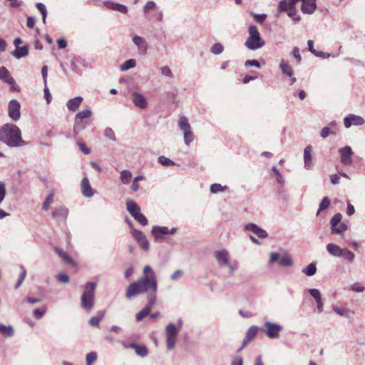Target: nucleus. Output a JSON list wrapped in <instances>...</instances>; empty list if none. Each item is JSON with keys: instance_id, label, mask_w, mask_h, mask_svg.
Returning <instances> with one entry per match:
<instances>
[{"instance_id": "nucleus-11", "label": "nucleus", "mask_w": 365, "mask_h": 365, "mask_svg": "<svg viewBox=\"0 0 365 365\" xmlns=\"http://www.w3.org/2000/svg\"><path fill=\"white\" fill-rule=\"evenodd\" d=\"M133 237L138 242L140 247L145 251H148L150 248V243L148 241L145 235L139 230L133 229L132 230Z\"/></svg>"}, {"instance_id": "nucleus-29", "label": "nucleus", "mask_w": 365, "mask_h": 365, "mask_svg": "<svg viewBox=\"0 0 365 365\" xmlns=\"http://www.w3.org/2000/svg\"><path fill=\"white\" fill-rule=\"evenodd\" d=\"M327 252L334 257H340L342 249L334 243H329L326 247Z\"/></svg>"}, {"instance_id": "nucleus-36", "label": "nucleus", "mask_w": 365, "mask_h": 365, "mask_svg": "<svg viewBox=\"0 0 365 365\" xmlns=\"http://www.w3.org/2000/svg\"><path fill=\"white\" fill-rule=\"evenodd\" d=\"M333 310L339 316L349 317L350 314H353L354 312L349 309H342L336 306L333 307Z\"/></svg>"}, {"instance_id": "nucleus-22", "label": "nucleus", "mask_w": 365, "mask_h": 365, "mask_svg": "<svg viewBox=\"0 0 365 365\" xmlns=\"http://www.w3.org/2000/svg\"><path fill=\"white\" fill-rule=\"evenodd\" d=\"M126 209L133 218H135L138 215L141 213V209L140 206L135 201L131 200H127Z\"/></svg>"}, {"instance_id": "nucleus-26", "label": "nucleus", "mask_w": 365, "mask_h": 365, "mask_svg": "<svg viewBox=\"0 0 365 365\" xmlns=\"http://www.w3.org/2000/svg\"><path fill=\"white\" fill-rule=\"evenodd\" d=\"M0 79L10 85H13L15 83L9 71L4 66L0 68Z\"/></svg>"}, {"instance_id": "nucleus-14", "label": "nucleus", "mask_w": 365, "mask_h": 365, "mask_svg": "<svg viewBox=\"0 0 365 365\" xmlns=\"http://www.w3.org/2000/svg\"><path fill=\"white\" fill-rule=\"evenodd\" d=\"M245 230L255 234L259 238L264 239L268 236V234L266 230L262 229L255 223L247 224L245 226Z\"/></svg>"}, {"instance_id": "nucleus-43", "label": "nucleus", "mask_w": 365, "mask_h": 365, "mask_svg": "<svg viewBox=\"0 0 365 365\" xmlns=\"http://www.w3.org/2000/svg\"><path fill=\"white\" fill-rule=\"evenodd\" d=\"M342 215L341 213L335 214L330 221L331 228H335V226L338 225L341 221Z\"/></svg>"}, {"instance_id": "nucleus-41", "label": "nucleus", "mask_w": 365, "mask_h": 365, "mask_svg": "<svg viewBox=\"0 0 365 365\" xmlns=\"http://www.w3.org/2000/svg\"><path fill=\"white\" fill-rule=\"evenodd\" d=\"M53 192H51L47 196L46 199L43 202V205H42V209L43 210H48L50 207V205L53 203Z\"/></svg>"}, {"instance_id": "nucleus-6", "label": "nucleus", "mask_w": 365, "mask_h": 365, "mask_svg": "<svg viewBox=\"0 0 365 365\" xmlns=\"http://www.w3.org/2000/svg\"><path fill=\"white\" fill-rule=\"evenodd\" d=\"M179 331L180 328H177L173 323H169L165 327L166 346L168 350L174 348Z\"/></svg>"}, {"instance_id": "nucleus-33", "label": "nucleus", "mask_w": 365, "mask_h": 365, "mask_svg": "<svg viewBox=\"0 0 365 365\" xmlns=\"http://www.w3.org/2000/svg\"><path fill=\"white\" fill-rule=\"evenodd\" d=\"M178 125H179L180 129L183 133L191 130V127L189 123L188 119L185 116H182L180 118L179 121H178Z\"/></svg>"}, {"instance_id": "nucleus-47", "label": "nucleus", "mask_w": 365, "mask_h": 365, "mask_svg": "<svg viewBox=\"0 0 365 365\" xmlns=\"http://www.w3.org/2000/svg\"><path fill=\"white\" fill-rule=\"evenodd\" d=\"M287 15L292 19L293 21L296 22H299L301 20V18L299 15L297 14L296 7H292V9H289L287 11Z\"/></svg>"}, {"instance_id": "nucleus-9", "label": "nucleus", "mask_w": 365, "mask_h": 365, "mask_svg": "<svg viewBox=\"0 0 365 365\" xmlns=\"http://www.w3.org/2000/svg\"><path fill=\"white\" fill-rule=\"evenodd\" d=\"M20 103L16 100H11L9 103V116L14 120L17 121L21 117Z\"/></svg>"}, {"instance_id": "nucleus-20", "label": "nucleus", "mask_w": 365, "mask_h": 365, "mask_svg": "<svg viewBox=\"0 0 365 365\" xmlns=\"http://www.w3.org/2000/svg\"><path fill=\"white\" fill-rule=\"evenodd\" d=\"M302 1V5L301 7V10L304 14H312L316 9V0H301Z\"/></svg>"}, {"instance_id": "nucleus-17", "label": "nucleus", "mask_w": 365, "mask_h": 365, "mask_svg": "<svg viewBox=\"0 0 365 365\" xmlns=\"http://www.w3.org/2000/svg\"><path fill=\"white\" fill-rule=\"evenodd\" d=\"M258 329H259L257 326H252L248 329L246 332V336L243 340L242 346L238 349V351H242L247 346V344L256 336Z\"/></svg>"}, {"instance_id": "nucleus-3", "label": "nucleus", "mask_w": 365, "mask_h": 365, "mask_svg": "<svg viewBox=\"0 0 365 365\" xmlns=\"http://www.w3.org/2000/svg\"><path fill=\"white\" fill-rule=\"evenodd\" d=\"M96 286L97 284L93 282H88L84 286L83 292L81 298V304L88 312H90L94 307Z\"/></svg>"}, {"instance_id": "nucleus-13", "label": "nucleus", "mask_w": 365, "mask_h": 365, "mask_svg": "<svg viewBox=\"0 0 365 365\" xmlns=\"http://www.w3.org/2000/svg\"><path fill=\"white\" fill-rule=\"evenodd\" d=\"M364 123V118L354 114H350L344 118V124L346 128H349L352 125H361Z\"/></svg>"}, {"instance_id": "nucleus-60", "label": "nucleus", "mask_w": 365, "mask_h": 365, "mask_svg": "<svg viewBox=\"0 0 365 365\" xmlns=\"http://www.w3.org/2000/svg\"><path fill=\"white\" fill-rule=\"evenodd\" d=\"M160 71L161 74L165 76H167L169 78L173 77L172 71L170 70V68L168 66H163L160 68Z\"/></svg>"}, {"instance_id": "nucleus-1", "label": "nucleus", "mask_w": 365, "mask_h": 365, "mask_svg": "<svg viewBox=\"0 0 365 365\" xmlns=\"http://www.w3.org/2000/svg\"><path fill=\"white\" fill-rule=\"evenodd\" d=\"M158 282L156 276H143L136 282L130 284L126 291L125 297L130 299L132 297L149 293L148 296H154L156 298Z\"/></svg>"}, {"instance_id": "nucleus-54", "label": "nucleus", "mask_w": 365, "mask_h": 365, "mask_svg": "<svg viewBox=\"0 0 365 365\" xmlns=\"http://www.w3.org/2000/svg\"><path fill=\"white\" fill-rule=\"evenodd\" d=\"M314 55L317 57H321L322 58H329L330 56L333 57V58H336L339 56V53H336V54H332V53H327V52H324V51H317L316 53H314Z\"/></svg>"}, {"instance_id": "nucleus-12", "label": "nucleus", "mask_w": 365, "mask_h": 365, "mask_svg": "<svg viewBox=\"0 0 365 365\" xmlns=\"http://www.w3.org/2000/svg\"><path fill=\"white\" fill-rule=\"evenodd\" d=\"M156 298L154 296H148V304L136 314V320L141 321L145 318L150 312L153 307L155 304Z\"/></svg>"}, {"instance_id": "nucleus-58", "label": "nucleus", "mask_w": 365, "mask_h": 365, "mask_svg": "<svg viewBox=\"0 0 365 365\" xmlns=\"http://www.w3.org/2000/svg\"><path fill=\"white\" fill-rule=\"evenodd\" d=\"M140 225L143 226H145L148 224V221L146 218V217L140 213L135 218H134Z\"/></svg>"}, {"instance_id": "nucleus-38", "label": "nucleus", "mask_w": 365, "mask_h": 365, "mask_svg": "<svg viewBox=\"0 0 365 365\" xmlns=\"http://www.w3.org/2000/svg\"><path fill=\"white\" fill-rule=\"evenodd\" d=\"M132 173L128 170H123L120 173V180L123 184H128L130 182Z\"/></svg>"}, {"instance_id": "nucleus-49", "label": "nucleus", "mask_w": 365, "mask_h": 365, "mask_svg": "<svg viewBox=\"0 0 365 365\" xmlns=\"http://www.w3.org/2000/svg\"><path fill=\"white\" fill-rule=\"evenodd\" d=\"M292 264L293 262L292 259L287 256L280 258L279 260V264L282 267H289L292 266Z\"/></svg>"}, {"instance_id": "nucleus-10", "label": "nucleus", "mask_w": 365, "mask_h": 365, "mask_svg": "<svg viewBox=\"0 0 365 365\" xmlns=\"http://www.w3.org/2000/svg\"><path fill=\"white\" fill-rule=\"evenodd\" d=\"M341 162L345 165H350L352 163L353 151L350 146L347 145L339 150Z\"/></svg>"}, {"instance_id": "nucleus-59", "label": "nucleus", "mask_w": 365, "mask_h": 365, "mask_svg": "<svg viewBox=\"0 0 365 365\" xmlns=\"http://www.w3.org/2000/svg\"><path fill=\"white\" fill-rule=\"evenodd\" d=\"M309 292L310 295L317 302L322 299L321 293L317 289H309Z\"/></svg>"}, {"instance_id": "nucleus-27", "label": "nucleus", "mask_w": 365, "mask_h": 365, "mask_svg": "<svg viewBox=\"0 0 365 365\" xmlns=\"http://www.w3.org/2000/svg\"><path fill=\"white\" fill-rule=\"evenodd\" d=\"M56 253L66 262L71 265H75V261L69 256V255L64 252L62 249L56 247L55 248Z\"/></svg>"}, {"instance_id": "nucleus-8", "label": "nucleus", "mask_w": 365, "mask_h": 365, "mask_svg": "<svg viewBox=\"0 0 365 365\" xmlns=\"http://www.w3.org/2000/svg\"><path fill=\"white\" fill-rule=\"evenodd\" d=\"M177 228L173 227L169 230L167 227L153 226L151 230L152 234L154 235L156 241H161L163 240V236L166 235H173L176 232Z\"/></svg>"}, {"instance_id": "nucleus-53", "label": "nucleus", "mask_w": 365, "mask_h": 365, "mask_svg": "<svg viewBox=\"0 0 365 365\" xmlns=\"http://www.w3.org/2000/svg\"><path fill=\"white\" fill-rule=\"evenodd\" d=\"M86 364L88 365L92 364L97 359V354H96V353L94 352V351H91V352L88 353L87 355H86Z\"/></svg>"}, {"instance_id": "nucleus-7", "label": "nucleus", "mask_w": 365, "mask_h": 365, "mask_svg": "<svg viewBox=\"0 0 365 365\" xmlns=\"http://www.w3.org/2000/svg\"><path fill=\"white\" fill-rule=\"evenodd\" d=\"M262 331L270 339H277L279 336V331L282 330V326L272 323L270 322H265L264 324Z\"/></svg>"}, {"instance_id": "nucleus-56", "label": "nucleus", "mask_w": 365, "mask_h": 365, "mask_svg": "<svg viewBox=\"0 0 365 365\" xmlns=\"http://www.w3.org/2000/svg\"><path fill=\"white\" fill-rule=\"evenodd\" d=\"M350 289L355 292H363L365 291V287L359 282H356L351 286Z\"/></svg>"}, {"instance_id": "nucleus-39", "label": "nucleus", "mask_w": 365, "mask_h": 365, "mask_svg": "<svg viewBox=\"0 0 365 365\" xmlns=\"http://www.w3.org/2000/svg\"><path fill=\"white\" fill-rule=\"evenodd\" d=\"M36 7L41 12V14L42 15V21H43V24H46V16H47V10H46V6L43 4L38 2V3H36Z\"/></svg>"}, {"instance_id": "nucleus-21", "label": "nucleus", "mask_w": 365, "mask_h": 365, "mask_svg": "<svg viewBox=\"0 0 365 365\" xmlns=\"http://www.w3.org/2000/svg\"><path fill=\"white\" fill-rule=\"evenodd\" d=\"M81 189L83 196L86 197H91L94 195L93 190L92 189L88 178H83L81 183Z\"/></svg>"}, {"instance_id": "nucleus-45", "label": "nucleus", "mask_w": 365, "mask_h": 365, "mask_svg": "<svg viewBox=\"0 0 365 365\" xmlns=\"http://www.w3.org/2000/svg\"><path fill=\"white\" fill-rule=\"evenodd\" d=\"M158 161L163 166H171L175 165V163L173 160L163 155L160 156Z\"/></svg>"}, {"instance_id": "nucleus-32", "label": "nucleus", "mask_w": 365, "mask_h": 365, "mask_svg": "<svg viewBox=\"0 0 365 365\" xmlns=\"http://www.w3.org/2000/svg\"><path fill=\"white\" fill-rule=\"evenodd\" d=\"M0 334L4 337H11L14 334V331L11 325L6 326L0 324Z\"/></svg>"}, {"instance_id": "nucleus-35", "label": "nucleus", "mask_w": 365, "mask_h": 365, "mask_svg": "<svg viewBox=\"0 0 365 365\" xmlns=\"http://www.w3.org/2000/svg\"><path fill=\"white\" fill-rule=\"evenodd\" d=\"M68 215V210L64 207H59L55 209L52 213V216L54 218H62L64 219Z\"/></svg>"}, {"instance_id": "nucleus-40", "label": "nucleus", "mask_w": 365, "mask_h": 365, "mask_svg": "<svg viewBox=\"0 0 365 365\" xmlns=\"http://www.w3.org/2000/svg\"><path fill=\"white\" fill-rule=\"evenodd\" d=\"M341 257L344 258L345 259L349 261V262H352L354 260V257H355V255L349 250H348V249H342Z\"/></svg>"}, {"instance_id": "nucleus-62", "label": "nucleus", "mask_w": 365, "mask_h": 365, "mask_svg": "<svg viewBox=\"0 0 365 365\" xmlns=\"http://www.w3.org/2000/svg\"><path fill=\"white\" fill-rule=\"evenodd\" d=\"M6 196V185L0 181V204L4 201Z\"/></svg>"}, {"instance_id": "nucleus-51", "label": "nucleus", "mask_w": 365, "mask_h": 365, "mask_svg": "<svg viewBox=\"0 0 365 365\" xmlns=\"http://www.w3.org/2000/svg\"><path fill=\"white\" fill-rule=\"evenodd\" d=\"M347 230V226L344 223H339L338 225L335 226V228L333 227L331 229V232L333 233H337V234H342L343 232Z\"/></svg>"}, {"instance_id": "nucleus-52", "label": "nucleus", "mask_w": 365, "mask_h": 365, "mask_svg": "<svg viewBox=\"0 0 365 365\" xmlns=\"http://www.w3.org/2000/svg\"><path fill=\"white\" fill-rule=\"evenodd\" d=\"M226 189V186H222L220 184L214 183L210 186V192L212 193H217L219 192H223Z\"/></svg>"}, {"instance_id": "nucleus-57", "label": "nucleus", "mask_w": 365, "mask_h": 365, "mask_svg": "<svg viewBox=\"0 0 365 365\" xmlns=\"http://www.w3.org/2000/svg\"><path fill=\"white\" fill-rule=\"evenodd\" d=\"M104 135L108 138V139L113 140V141H115L116 140V138H115V133L114 131L110 128H107L105 130H104Z\"/></svg>"}, {"instance_id": "nucleus-30", "label": "nucleus", "mask_w": 365, "mask_h": 365, "mask_svg": "<svg viewBox=\"0 0 365 365\" xmlns=\"http://www.w3.org/2000/svg\"><path fill=\"white\" fill-rule=\"evenodd\" d=\"M105 311L100 310L97 312L96 315L92 317L89 320V324L92 327H98L100 322L103 319L105 316Z\"/></svg>"}, {"instance_id": "nucleus-55", "label": "nucleus", "mask_w": 365, "mask_h": 365, "mask_svg": "<svg viewBox=\"0 0 365 365\" xmlns=\"http://www.w3.org/2000/svg\"><path fill=\"white\" fill-rule=\"evenodd\" d=\"M335 133L329 126L324 127L321 130V137L323 138H327L330 134Z\"/></svg>"}, {"instance_id": "nucleus-24", "label": "nucleus", "mask_w": 365, "mask_h": 365, "mask_svg": "<svg viewBox=\"0 0 365 365\" xmlns=\"http://www.w3.org/2000/svg\"><path fill=\"white\" fill-rule=\"evenodd\" d=\"M312 148L311 145H307L304 150V168L307 170H311L312 168Z\"/></svg>"}, {"instance_id": "nucleus-18", "label": "nucleus", "mask_w": 365, "mask_h": 365, "mask_svg": "<svg viewBox=\"0 0 365 365\" xmlns=\"http://www.w3.org/2000/svg\"><path fill=\"white\" fill-rule=\"evenodd\" d=\"M103 4L107 9L110 10L117 11L122 14H126L128 12V9L125 5L115 3L110 0L103 1Z\"/></svg>"}, {"instance_id": "nucleus-48", "label": "nucleus", "mask_w": 365, "mask_h": 365, "mask_svg": "<svg viewBox=\"0 0 365 365\" xmlns=\"http://www.w3.org/2000/svg\"><path fill=\"white\" fill-rule=\"evenodd\" d=\"M20 269H21V273L19 276L17 283L15 285L16 289L19 288L21 285L22 282H24L26 276V270L24 268V267L23 265H20Z\"/></svg>"}, {"instance_id": "nucleus-61", "label": "nucleus", "mask_w": 365, "mask_h": 365, "mask_svg": "<svg viewBox=\"0 0 365 365\" xmlns=\"http://www.w3.org/2000/svg\"><path fill=\"white\" fill-rule=\"evenodd\" d=\"M252 15L253 16L255 21L259 24H262L267 19V14H257L252 13Z\"/></svg>"}, {"instance_id": "nucleus-31", "label": "nucleus", "mask_w": 365, "mask_h": 365, "mask_svg": "<svg viewBox=\"0 0 365 365\" xmlns=\"http://www.w3.org/2000/svg\"><path fill=\"white\" fill-rule=\"evenodd\" d=\"M29 54V48L26 46H24L22 47H17L12 52V55L17 59H19L22 57H25Z\"/></svg>"}, {"instance_id": "nucleus-28", "label": "nucleus", "mask_w": 365, "mask_h": 365, "mask_svg": "<svg viewBox=\"0 0 365 365\" xmlns=\"http://www.w3.org/2000/svg\"><path fill=\"white\" fill-rule=\"evenodd\" d=\"M279 68L283 74L287 75L289 77L293 76L294 71L287 61H281L279 63Z\"/></svg>"}, {"instance_id": "nucleus-19", "label": "nucleus", "mask_w": 365, "mask_h": 365, "mask_svg": "<svg viewBox=\"0 0 365 365\" xmlns=\"http://www.w3.org/2000/svg\"><path fill=\"white\" fill-rule=\"evenodd\" d=\"M214 256L220 266L229 264V252L226 250L215 251Z\"/></svg>"}, {"instance_id": "nucleus-16", "label": "nucleus", "mask_w": 365, "mask_h": 365, "mask_svg": "<svg viewBox=\"0 0 365 365\" xmlns=\"http://www.w3.org/2000/svg\"><path fill=\"white\" fill-rule=\"evenodd\" d=\"M133 43L137 46L140 54H145L147 53L148 45L145 38L141 36L134 35L132 38Z\"/></svg>"}, {"instance_id": "nucleus-25", "label": "nucleus", "mask_w": 365, "mask_h": 365, "mask_svg": "<svg viewBox=\"0 0 365 365\" xmlns=\"http://www.w3.org/2000/svg\"><path fill=\"white\" fill-rule=\"evenodd\" d=\"M82 101L83 98L81 96H77L68 100L66 103V106L69 110L76 111L78 109Z\"/></svg>"}, {"instance_id": "nucleus-37", "label": "nucleus", "mask_w": 365, "mask_h": 365, "mask_svg": "<svg viewBox=\"0 0 365 365\" xmlns=\"http://www.w3.org/2000/svg\"><path fill=\"white\" fill-rule=\"evenodd\" d=\"M136 61L133 58L128 59L125 61L123 63H122L120 66V68L122 71H125L130 68H133L135 66Z\"/></svg>"}, {"instance_id": "nucleus-42", "label": "nucleus", "mask_w": 365, "mask_h": 365, "mask_svg": "<svg viewBox=\"0 0 365 365\" xmlns=\"http://www.w3.org/2000/svg\"><path fill=\"white\" fill-rule=\"evenodd\" d=\"M330 205V200L328 197H324L322 202L319 204V210L317 212V215H319L320 212L326 208H327Z\"/></svg>"}, {"instance_id": "nucleus-2", "label": "nucleus", "mask_w": 365, "mask_h": 365, "mask_svg": "<svg viewBox=\"0 0 365 365\" xmlns=\"http://www.w3.org/2000/svg\"><path fill=\"white\" fill-rule=\"evenodd\" d=\"M0 140L11 148L21 147L26 144L21 138V130L14 124H5L0 129Z\"/></svg>"}, {"instance_id": "nucleus-15", "label": "nucleus", "mask_w": 365, "mask_h": 365, "mask_svg": "<svg viewBox=\"0 0 365 365\" xmlns=\"http://www.w3.org/2000/svg\"><path fill=\"white\" fill-rule=\"evenodd\" d=\"M132 102L139 109L143 110L148 107L146 98L140 93L134 92L132 95Z\"/></svg>"}, {"instance_id": "nucleus-46", "label": "nucleus", "mask_w": 365, "mask_h": 365, "mask_svg": "<svg viewBox=\"0 0 365 365\" xmlns=\"http://www.w3.org/2000/svg\"><path fill=\"white\" fill-rule=\"evenodd\" d=\"M224 51V47L220 43H215L211 48V52L215 55H219Z\"/></svg>"}, {"instance_id": "nucleus-23", "label": "nucleus", "mask_w": 365, "mask_h": 365, "mask_svg": "<svg viewBox=\"0 0 365 365\" xmlns=\"http://www.w3.org/2000/svg\"><path fill=\"white\" fill-rule=\"evenodd\" d=\"M301 0H281L278 6V13L287 12L288 10L292 9L295 6V4Z\"/></svg>"}, {"instance_id": "nucleus-5", "label": "nucleus", "mask_w": 365, "mask_h": 365, "mask_svg": "<svg viewBox=\"0 0 365 365\" xmlns=\"http://www.w3.org/2000/svg\"><path fill=\"white\" fill-rule=\"evenodd\" d=\"M91 115L92 112L88 108L83 110L76 115L73 127L75 135H77L81 130L86 128V123L84 120L91 117Z\"/></svg>"}, {"instance_id": "nucleus-44", "label": "nucleus", "mask_w": 365, "mask_h": 365, "mask_svg": "<svg viewBox=\"0 0 365 365\" xmlns=\"http://www.w3.org/2000/svg\"><path fill=\"white\" fill-rule=\"evenodd\" d=\"M135 353L140 357H145L148 355V349L145 346L137 345L135 349Z\"/></svg>"}, {"instance_id": "nucleus-64", "label": "nucleus", "mask_w": 365, "mask_h": 365, "mask_svg": "<svg viewBox=\"0 0 365 365\" xmlns=\"http://www.w3.org/2000/svg\"><path fill=\"white\" fill-rule=\"evenodd\" d=\"M78 145L79 146L82 153L85 155H89L91 153L90 148L86 147V145L83 142H77Z\"/></svg>"}, {"instance_id": "nucleus-63", "label": "nucleus", "mask_w": 365, "mask_h": 365, "mask_svg": "<svg viewBox=\"0 0 365 365\" xmlns=\"http://www.w3.org/2000/svg\"><path fill=\"white\" fill-rule=\"evenodd\" d=\"M272 170L273 172L275 173L276 175V177H277V181L280 183V184H282L284 183V178L282 177V175H281L279 170L277 168V167L275 166H273L272 167Z\"/></svg>"}, {"instance_id": "nucleus-50", "label": "nucleus", "mask_w": 365, "mask_h": 365, "mask_svg": "<svg viewBox=\"0 0 365 365\" xmlns=\"http://www.w3.org/2000/svg\"><path fill=\"white\" fill-rule=\"evenodd\" d=\"M183 134H184L185 143L187 145H189L190 143L191 142H192L194 140V135H193L192 132L191 131V130L184 132Z\"/></svg>"}, {"instance_id": "nucleus-34", "label": "nucleus", "mask_w": 365, "mask_h": 365, "mask_svg": "<svg viewBox=\"0 0 365 365\" xmlns=\"http://www.w3.org/2000/svg\"><path fill=\"white\" fill-rule=\"evenodd\" d=\"M302 273L308 277L313 276L317 272L316 264L312 262L302 270Z\"/></svg>"}, {"instance_id": "nucleus-4", "label": "nucleus", "mask_w": 365, "mask_h": 365, "mask_svg": "<svg viewBox=\"0 0 365 365\" xmlns=\"http://www.w3.org/2000/svg\"><path fill=\"white\" fill-rule=\"evenodd\" d=\"M248 37L245 46L251 51L257 50L264 46L265 42L260 36L256 26L251 25L248 29Z\"/></svg>"}]
</instances>
